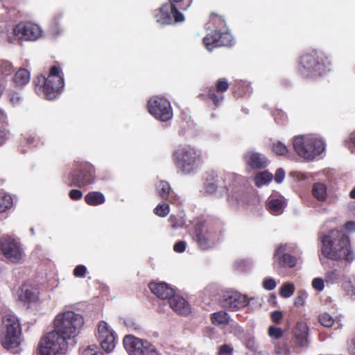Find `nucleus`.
I'll return each mask as SVG.
<instances>
[{
  "instance_id": "38",
  "label": "nucleus",
  "mask_w": 355,
  "mask_h": 355,
  "mask_svg": "<svg viewBox=\"0 0 355 355\" xmlns=\"http://www.w3.org/2000/svg\"><path fill=\"white\" fill-rule=\"evenodd\" d=\"M272 151L278 155H285L288 153V148L281 141H276L272 145Z\"/></svg>"
},
{
  "instance_id": "47",
  "label": "nucleus",
  "mask_w": 355,
  "mask_h": 355,
  "mask_svg": "<svg viewBox=\"0 0 355 355\" xmlns=\"http://www.w3.org/2000/svg\"><path fill=\"white\" fill-rule=\"evenodd\" d=\"M218 187V180L215 182H209L207 180L205 184V189L207 193L212 194L216 192Z\"/></svg>"
},
{
  "instance_id": "44",
  "label": "nucleus",
  "mask_w": 355,
  "mask_h": 355,
  "mask_svg": "<svg viewBox=\"0 0 355 355\" xmlns=\"http://www.w3.org/2000/svg\"><path fill=\"white\" fill-rule=\"evenodd\" d=\"M81 355H104V353L96 345H90L83 351Z\"/></svg>"
},
{
  "instance_id": "5",
  "label": "nucleus",
  "mask_w": 355,
  "mask_h": 355,
  "mask_svg": "<svg viewBox=\"0 0 355 355\" xmlns=\"http://www.w3.org/2000/svg\"><path fill=\"white\" fill-rule=\"evenodd\" d=\"M21 327L18 318L11 314L2 318L0 333L1 345L12 353H17L21 344Z\"/></svg>"
},
{
  "instance_id": "10",
  "label": "nucleus",
  "mask_w": 355,
  "mask_h": 355,
  "mask_svg": "<svg viewBox=\"0 0 355 355\" xmlns=\"http://www.w3.org/2000/svg\"><path fill=\"white\" fill-rule=\"evenodd\" d=\"M193 239L202 250L213 248L219 240V235L214 227L205 221L196 223L192 233Z\"/></svg>"
},
{
  "instance_id": "34",
  "label": "nucleus",
  "mask_w": 355,
  "mask_h": 355,
  "mask_svg": "<svg viewBox=\"0 0 355 355\" xmlns=\"http://www.w3.org/2000/svg\"><path fill=\"white\" fill-rule=\"evenodd\" d=\"M295 288L293 283H284L280 288L279 295L284 298L290 297L293 295Z\"/></svg>"
},
{
  "instance_id": "21",
  "label": "nucleus",
  "mask_w": 355,
  "mask_h": 355,
  "mask_svg": "<svg viewBox=\"0 0 355 355\" xmlns=\"http://www.w3.org/2000/svg\"><path fill=\"white\" fill-rule=\"evenodd\" d=\"M285 248L283 246H279L275 252L274 259L280 268H292L297 264V259L289 254L284 253Z\"/></svg>"
},
{
  "instance_id": "33",
  "label": "nucleus",
  "mask_w": 355,
  "mask_h": 355,
  "mask_svg": "<svg viewBox=\"0 0 355 355\" xmlns=\"http://www.w3.org/2000/svg\"><path fill=\"white\" fill-rule=\"evenodd\" d=\"M12 198L6 193L0 195V213L6 211L12 206Z\"/></svg>"
},
{
  "instance_id": "14",
  "label": "nucleus",
  "mask_w": 355,
  "mask_h": 355,
  "mask_svg": "<svg viewBox=\"0 0 355 355\" xmlns=\"http://www.w3.org/2000/svg\"><path fill=\"white\" fill-rule=\"evenodd\" d=\"M149 113L161 121H168L173 117V110L171 103L166 98L153 96L147 104Z\"/></svg>"
},
{
  "instance_id": "40",
  "label": "nucleus",
  "mask_w": 355,
  "mask_h": 355,
  "mask_svg": "<svg viewBox=\"0 0 355 355\" xmlns=\"http://www.w3.org/2000/svg\"><path fill=\"white\" fill-rule=\"evenodd\" d=\"M21 142L28 146H35L37 144V139L33 134L26 132L23 135Z\"/></svg>"
},
{
  "instance_id": "7",
  "label": "nucleus",
  "mask_w": 355,
  "mask_h": 355,
  "mask_svg": "<svg viewBox=\"0 0 355 355\" xmlns=\"http://www.w3.org/2000/svg\"><path fill=\"white\" fill-rule=\"evenodd\" d=\"M192 0H168L155 10V18L157 22L163 25L184 21V15L178 10H186L191 4Z\"/></svg>"
},
{
  "instance_id": "22",
  "label": "nucleus",
  "mask_w": 355,
  "mask_h": 355,
  "mask_svg": "<svg viewBox=\"0 0 355 355\" xmlns=\"http://www.w3.org/2000/svg\"><path fill=\"white\" fill-rule=\"evenodd\" d=\"M158 196L164 200L171 204L176 203L179 197L172 191L170 184L164 180H161L156 186Z\"/></svg>"
},
{
  "instance_id": "13",
  "label": "nucleus",
  "mask_w": 355,
  "mask_h": 355,
  "mask_svg": "<svg viewBox=\"0 0 355 355\" xmlns=\"http://www.w3.org/2000/svg\"><path fill=\"white\" fill-rule=\"evenodd\" d=\"M123 343L129 355H159L156 347L148 340L133 335L125 336Z\"/></svg>"
},
{
  "instance_id": "57",
  "label": "nucleus",
  "mask_w": 355,
  "mask_h": 355,
  "mask_svg": "<svg viewBox=\"0 0 355 355\" xmlns=\"http://www.w3.org/2000/svg\"><path fill=\"white\" fill-rule=\"evenodd\" d=\"M8 123V117L6 112L0 108V124H7Z\"/></svg>"
},
{
  "instance_id": "9",
  "label": "nucleus",
  "mask_w": 355,
  "mask_h": 355,
  "mask_svg": "<svg viewBox=\"0 0 355 355\" xmlns=\"http://www.w3.org/2000/svg\"><path fill=\"white\" fill-rule=\"evenodd\" d=\"M95 168L88 162L74 164L67 179V185L70 187H85L94 182Z\"/></svg>"
},
{
  "instance_id": "48",
  "label": "nucleus",
  "mask_w": 355,
  "mask_h": 355,
  "mask_svg": "<svg viewBox=\"0 0 355 355\" xmlns=\"http://www.w3.org/2000/svg\"><path fill=\"white\" fill-rule=\"evenodd\" d=\"M87 272V268L83 265H78L73 270V274L76 277H85Z\"/></svg>"
},
{
  "instance_id": "64",
  "label": "nucleus",
  "mask_w": 355,
  "mask_h": 355,
  "mask_svg": "<svg viewBox=\"0 0 355 355\" xmlns=\"http://www.w3.org/2000/svg\"><path fill=\"white\" fill-rule=\"evenodd\" d=\"M21 152H22L23 153H25V150H24V149H21Z\"/></svg>"
},
{
  "instance_id": "23",
  "label": "nucleus",
  "mask_w": 355,
  "mask_h": 355,
  "mask_svg": "<svg viewBox=\"0 0 355 355\" xmlns=\"http://www.w3.org/2000/svg\"><path fill=\"white\" fill-rule=\"evenodd\" d=\"M309 327L304 322H298L293 330L295 343L298 347L308 345Z\"/></svg>"
},
{
  "instance_id": "62",
  "label": "nucleus",
  "mask_w": 355,
  "mask_h": 355,
  "mask_svg": "<svg viewBox=\"0 0 355 355\" xmlns=\"http://www.w3.org/2000/svg\"><path fill=\"white\" fill-rule=\"evenodd\" d=\"M254 355H268V354L266 353H263L262 352H258L255 353Z\"/></svg>"
},
{
  "instance_id": "15",
  "label": "nucleus",
  "mask_w": 355,
  "mask_h": 355,
  "mask_svg": "<svg viewBox=\"0 0 355 355\" xmlns=\"http://www.w3.org/2000/svg\"><path fill=\"white\" fill-rule=\"evenodd\" d=\"M230 83L227 78L218 79L214 85L207 87L205 94H199L198 97L203 101L210 100L216 107H218L224 99V93L228 90Z\"/></svg>"
},
{
  "instance_id": "54",
  "label": "nucleus",
  "mask_w": 355,
  "mask_h": 355,
  "mask_svg": "<svg viewBox=\"0 0 355 355\" xmlns=\"http://www.w3.org/2000/svg\"><path fill=\"white\" fill-rule=\"evenodd\" d=\"M285 177V172L282 168H278L275 174V180L277 183H281Z\"/></svg>"
},
{
  "instance_id": "53",
  "label": "nucleus",
  "mask_w": 355,
  "mask_h": 355,
  "mask_svg": "<svg viewBox=\"0 0 355 355\" xmlns=\"http://www.w3.org/2000/svg\"><path fill=\"white\" fill-rule=\"evenodd\" d=\"M185 249L186 243L183 241H180L177 242L173 246L174 251L178 253H182L184 252Z\"/></svg>"
},
{
  "instance_id": "51",
  "label": "nucleus",
  "mask_w": 355,
  "mask_h": 355,
  "mask_svg": "<svg viewBox=\"0 0 355 355\" xmlns=\"http://www.w3.org/2000/svg\"><path fill=\"white\" fill-rule=\"evenodd\" d=\"M283 318V313L280 311H275L271 313L270 318L275 324H279Z\"/></svg>"
},
{
  "instance_id": "59",
  "label": "nucleus",
  "mask_w": 355,
  "mask_h": 355,
  "mask_svg": "<svg viewBox=\"0 0 355 355\" xmlns=\"http://www.w3.org/2000/svg\"><path fill=\"white\" fill-rule=\"evenodd\" d=\"M238 198H239V194L236 192V194H233L232 196H230V194L228 195V198H227V200L229 202H231V201H233V200H235V201H238Z\"/></svg>"
},
{
  "instance_id": "60",
  "label": "nucleus",
  "mask_w": 355,
  "mask_h": 355,
  "mask_svg": "<svg viewBox=\"0 0 355 355\" xmlns=\"http://www.w3.org/2000/svg\"><path fill=\"white\" fill-rule=\"evenodd\" d=\"M349 197L352 199H355V187L349 193Z\"/></svg>"
},
{
  "instance_id": "37",
  "label": "nucleus",
  "mask_w": 355,
  "mask_h": 355,
  "mask_svg": "<svg viewBox=\"0 0 355 355\" xmlns=\"http://www.w3.org/2000/svg\"><path fill=\"white\" fill-rule=\"evenodd\" d=\"M343 286L349 296H355V277L350 278L348 282L343 284Z\"/></svg>"
},
{
  "instance_id": "11",
  "label": "nucleus",
  "mask_w": 355,
  "mask_h": 355,
  "mask_svg": "<svg viewBox=\"0 0 355 355\" xmlns=\"http://www.w3.org/2000/svg\"><path fill=\"white\" fill-rule=\"evenodd\" d=\"M293 144L295 151L300 157L310 160L322 153L325 148L322 140L305 139L304 136L295 137Z\"/></svg>"
},
{
  "instance_id": "25",
  "label": "nucleus",
  "mask_w": 355,
  "mask_h": 355,
  "mask_svg": "<svg viewBox=\"0 0 355 355\" xmlns=\"http://www.w3.org/2000/svg\"><path fill=\"white\" fill-rule=\"evenodd\" d=\"M247 164L253 169H261L266 167V158L258 153H248L245 155Z\"/></svg>"
},
{
  "instance_id": "26",
  "label": "nucleus",
  "mask_w": 355,
  "mask_h": 355,
  "mask_svg": "<svg viewBox=\"0 0 355 355\" xmlns=\"http://www.w3.org/2000/svg\"><path fill=\"white\" fill-rule=\"evenodd\" d=\"M284 202L270 196L266 202V208L272 215H279L283 212Z\"/></svg>"
},
{
  "instance_id": "20",
  "label": "nucleus",
  "mask_w": 355,
  "mask_h": 355,
  "mask_svg": "<svg viewBox=\"0 0 355 355\" xmlns=\"http://www.w3.org/2000/svg\"><path fill=\"white\" fill-rule=\"evenodd\" d=\"M149 289L157 297L162 300H169L175 294L174 289L164 282H150L148 284Z\"/></svg>"
},
{
  "instance_id": "49",
  "label": "nucleus",
  "mask_w": 355,
  "mask_h": 355,
  "mask_svg": "<svg viewBox=\"0 0 355 355\" xmlns=\"http://www.w3.org/2000/svg\"><path fill=\"white\" fill-rule=\"evenodd\" d=\"M312 286L315 290L322 291L324 287V280L320 277L314 278L312 281Z\"/></svg>"
},
{
  "instance_id": "12",
  "label": "nucleus",
  "mask_w": 355,
  "mask_h": 355,
  "mask_svg": "<svg viewBox=\"0 0 355 355\" xmlns=\"http://www.w3.org/2000/svg\"><path fill=\"white\" fill-rule=\"evenodd\" d=\"M0 251L6 260L12 263H20L24 256L19 239L8 234L0 237Z\"/></svg>"
},
{
  "instance_id": "56",
  "label": "nucleus",
  "mask_w": 355,
  "mask_h": 355,
  "mask_svg": "<svg viewBox=\"0 0 355 355\" xmlns=\"http://www.w3.org/2000/svg\"><path fill=\"white\" fill-rule=\"evenodd\" d=\"M347 349L350 354L355 355V336L349 342Z\"/></svg>"
},
{
  "instance_id": "27",
  "label": "nucleus",
  "mask_w": 355,
  "mask_h": 355,
  "mask_svg": "<svg viewBox=\"0 0 355 355\" xmlns=\"http://www.w3.org/2000/svg\"><path fill=\"white\" fill-rule=\"evenodd\" d=\"M312 195L320 202H324L327 198V186L320 182H315L312 187Z\"/></svg>"
},
{
  "instance_id": "52",
  "label": "nucleus",
  "mask_w": 355,
  "mask_h": 355,
  "mask_svg": "<svg viewBox=\"0 0 355 355\" xmlns=\"http://www.w3.org/2000/svg\"><path fill=\"white\" fill-rule=\"evenodd\" d=\"M69 196L73 200H79L83 197V193L78 189H72L69 191Z\"/></svg>"
},
{
  "instance_id": "35",
  "label": "nucleus",
  "mask_w": 355,
  "mask_h": 355,
  "mask_svg": "<svg viewBox=\"0 0 355 355\" xmlns=\"http://www.w3.org/2000/svg\"><path fill=\"white\" fill-rule=\"evenodd\" d=\"M170 211L169 205L166 202H162L157 205L154 209L153 212L159 217L166 216Z\"/></svg>"
},
{
  "instance_id": "18",
  "label": "nucleus",
  "mask_w": 355,
  "mask_h": 355,
  "mask_svg": "<svg viewBox=\"0 0 355 355\" xmlns=\"http://www.w3.org/2000/svg\"><path fill=\"white\" fill-rule=\"evenodd\" d=\"M98 339L102 349L109 353L113 351L116 345V335L108 324L102 320L98 324Z\"/></svg>"
},
{
  "instance_id": "63",
  "label": "nucleus",
  "mask_w": 355,
  "mask_h": 355,
  "mask_svg": "<svg viewBox=\"0 0 355 355\" xmlns=\"http://www.w3.org/2000/svg\"><path fill=\"white\" fill-rule=\"evenodd\" d=\"M247 347L251 349L252 350H255V348H254L253 346H250V341L247 344Z\"/></svg>"
},
{
  "instance_id": "46",
  "label": "nucleus",
  "mask_w": 355,
  "mask_h": 355,
  "mask_svg": "<svg viewBox=\"0 0 355 355\" xmlns=\"http://www.w3.org/2000/svg\"><path fill=\"white\" fill-rule=\"evenodd\" d=\"M10 102L14 105L17 106L21 104L23 99L20 94L16 92H10L8 94Z\"/></svg>"
},
{
  "instance_id": "58",
  "label": "nucleus",
  "mask_w": 355,
  "mask_h": 355,
  "mask_svg": "<svg viewBox=\"0 0 355 355\" xmlns=\"http://www.w3.org/2000/svg\"><path fill=\"white\" fill-rule=\"evenodd\" d=\"M6 134L5 131L0 128V146L6 142Z\"/></svg>"
},
{
  "instance_id": "4",
  "label": "nucleus",
  "mask_w": 355,
  "mask_h": 355,
  "mask_svg": "<svg viewBox=\"0 0 355 355\" xmlns=\"http://www.w3.org/2000/svg\"><path fill=\"white\" fill-rule=\"evenodd\" d=\"M59 67L54 65L50 68L47 78L38 76L33 80L35 91L43 95L46 99L53 100L60 94L64 87V78Z\"/></svg>"
},
{
  "instance_id": "3",
  "label": "nucleus",
  "mask_w": 355,
  "mask_h": 355,
  "mask_svg": "<svg viewBox=\"0 0 355 355\" xmlns=\"http://www.w3.org/2000/svg\"><path fill=\"white\" fill-rule=\"evenodd\" d=\"M173 162L178 173H195L202 162V153L190 145L180 146L172 154Z\"/></svg>"
},
{
  "instance_id": "16",
  "label": "nucleus",
  "mask_w": 355,
  "mask_h": 355,
  "mask_svg": "<svg viewBox=\"0 0 355 355\" xmlns=\"http://www.w3.org/2000/svg\"><path fill=\"white\" fill-rule=\"evenodd\" d=\"M250 303L247 295L232 290L223 293L220 300V306L231 311H235L245 307Z\"/></svg>"
},
{
  "instance_id": "6",
  "label": "nucleus",
  "mask_w": 355,
  "mask_h": 355,
  "mask_svg": "<svg viewBox=\"0 0 355 355\" xmlns=\"http://www.w3.org/2000/svg\"><path fill=\"white\" fill-rule=\"evenodd\" d=\"M210 23L212 24L214 30L203 38V44L208 50L211 51L218 46L233 45V37L222 17L212 14L210 16Z\"/></svg>"
},
{
  "instance_id": "55",
  "label": "nucleus",
  "mask_w": 355,
  "mask_h": 355,
  "mask_svg": "<svg viewBox=\"0 0 355 355\" xmlns=\"http://www.w3.org/2000/svg\"><path fill=\"white\" fill-rule=\"evenodd\" d=\"M344 228L345 230L350 232H355V221L350 220L346 222L344 225Z\"/></svg>"
},
{
  "instance_id": "30",
  "label": "nucleus",
  "mask_w": 355,
  "mask_h": 355,
  "mask_svg": "<svg viewBox=\"0 0 355 355\" xmlns=\"http://www.w3.org/2000/svg\"><path fill=\"white\" fill-rule=\"evenodd\" d=\"M211 321L215 325H227L230 322V315L223 311L215 312L211 315Z\"/></svg>"
},
{
  "instance_id": "61",
  "label": "nucleus",
  "mask_w": 355,
  "mask_h": 355,
  "mask_svg": "<svg viewBox=\"0 0 355 355\" xmlns=\"http://www.w3.org/2000/svg\"><path fill=\"white\" fill-rule=\"evenodd\" d=\"M350 139L352 142V144L355 146V132L354 133H352L351 135V137H350Z\"/></svg>"
},
{
  "instance_id": "43",
  "label": "nucleus",
  "mask_w": 355,
  "mask_h": 355,
  "mask_svg": "<svg viewBox=\"0 0 355 355\" xmlns=\"http://www.w3.org/2000/svg\"><path fill=\"white\" fill-rule=\"evenodd\" d=\"M268 335L272 338L279 339L283 336V330L279 327L270 326L268 329Z\"/></svg>"
},
{
  "instance_id": "39",
  "label": "nucleus",
  "mask_w": 355,
  "mask_h": 355,
  "mask_svg": "<svg viewBox=\"0 0 355 355\" xmlns=\"http://www.w3.org/2000/svg\"><path fill=\"white\" fill-rule=\"evenodd\" d=\"M307 297L308 295L304 291H298L297 295L294 300V305L297 307L304 306Z\"/></svg>"
},
{
  "instance_id": "41",
  "label": "nucleus",
  "mask_w": 355,
  "mask_h": 355,
  "mask_svg": "<svg viewBox=\"0 0 355 355\" xmlns=\"http://www.w3.org/2000/svg\"><path fill=\"white\" fill-rule=\"evenodd\" d=\"M234 347L230 344H223L218 347L217 355H233Z\"/></svg>"
},
{
  "instance_id": "50",
  "label": "nucleus",
  "mask_w": 355,
  "mask_h": 355,
  "mask_svg": "<svg viewBox=\"0 0 355 355\" xmlns=\"http://www.w3.org/2000/svg\"><path fill=\"white\" fill-rule=\"evenodd\" d=\"M276 285V282L272 278H266L263 282V287L268 291L273 290Z\"/></svg>"
},
{
  "instance_id": "28",
  "label": "nucleus",
  "mask_w": 355,
  "mask_h": 355,
  "mask_svg": "<svg viewBox=\"0 0 355 355\" xmlns=\"http://www.w3.org/2000/svg\"><path fill=\"white\" fill-rule=\"evenodd\" d=\"M85 202L90 206H97L105 202L104 195L99 191H90L85 196Z\"/></svg>"
},
{
  "instance_id": "8",
  "label": "nucleus",
  "mask_w": 355,
  "mask_h": 355,
  "mask_svg": "<svg viewBox=\"0 0 355 355\" xmlns=\"http://www.w3.org/2000/svg\"><path fill=\"white\" fill-rule=\"evenodd\" d=\"M330 64L324 52L313 49L300 57L299 71L306 77L320 75L324 67Z\"/></svg>"
},
{
  "instance_id": "42",
  "label": "nucleus",
  "mask_w": 355,
  "mask_h": 355,
  "mask_svg": "<svg viewBox=\"0 0 355 355\" xmlns=\"http://www.w3.org/2000/svg\"><path fill=\"white\" fill-rule=\"evenodd\" d=\"M12 72V65L8 61L0 62V73L2 75L8 76Z\"/></svg>"
},
{
  "instance_id": "2",
  "label": "nucleus",
  "mask_w": 355,
  "mask_h": 355,
  "mask_svg": "<svg viewBox=\"0 0 355 355\" xmlns=\"http://www.w3.org/2000/svg\"><path fill=\"white\" fill-rule=\"evenodd\" d=\"M322 254L327 259L352 262L355 253L352 250L350 239L342 231L332 230L322 238Z\"/></svg>"
},
{
  "instance_id": "32",
  "label": "nucleus",
  "mask_w": 355,
  "mask_h": 355,
  "mask_svg": "<svg viewBox=\"0 0 355 355\" xmlns=\"http://www.w3.org/2000/svg\"><path fill=\"white\" fill-rule=\"evenodd\" d=\"M272 180V173L268 171H263L259 173L254 178L255 184L257 187L264 185L270 182Z\"/></svg>"
},
{
  "instance_id": "24",
  "label": "nucleus",
  "mask_w": 355,
  "mask_h": 355,
  "mask_svg": "<svg viewBox=\"0 0 355 355\" xmlns=\"http://www.w3.org/2000/svg\"><path fill=\"white\" fill-rule=\"evenodd\" d=\"M171 308L177 313L187 315L190 313V306L188 302L180 295H174L168 301Z\"/></svg>"
},
{
  "instance_id": "19",
  "label": "nucleus",
  "mask_w": 355,
  "mask_h": 355,
  "mask_svg": "<svg viewBox=\"0 0 355 355\" xmlns=\"http://www.w3.org/2000/svg\"><path fill=\"white\" fill-rule=\"evenodd\" d=\"M19 300L24 303H37L39 301L40 291L31 284L24 283L20 288Z\"/></svg>"
},
{
  "instance_id": "17",
  "label": "nucleus",
  "mask_w": 355,
  "mask_h": 355,
  "mask_svg": "<svg viewBox=\"0 0 355 355\" xmlns=\"http://www.w3.org/2000/svg\"><path fill=\"white\" fill-rule=\"evenodd\" d=\"M14 35L19 40L35 41L42 35L40 27L32 22H19L13 28Z\"/></svg>"
},
{
  "instance_id": "31",
  "label": "nucleus",
  "mask_w": 355,
  "mask_h": 355,
  "mask_svg": "<svg viewBox=\"0 0 355 355\" xmlns=\"http://www.w3.org/2000/svg\"><path fill=\"white\" fill-rule=\"evenodd\" d=\"M250 85L245 81L237 82L234 87V93L237 96H242L250 92Z\"/></svg>"
},
{
  "instance_id": "29",
  "label": "nucleus",
  "mask_w": 355,
  "mask_h": 355,
  "mask_svg": "<svg viewBox=\"0 0 355 355\" xmlns=\"http://www.w3.org/2000/svg\"><path fill=\"white\" fill-rule=\"evenodd\" d=\"M30 80V73L26 69H19L13 76V82L17 87L26 85Z\"/></svg>"
},
{
  "instance_id": "45",
  "label": "nucleus",
  "mask_w": 355,
  "mask_h": 355,
  "mask_svg": "<svg viewBox=\"0 0 355 355\" xmlns=\"http://www.w3.org/2000/svg\"><path fill=\"white\" fill-rule=\"evenodd\" d=\"M340 278V272L336 270H331L325 275V280L327 282H334Z\"/></svg>"
},
{
  "instance_id": "36",
  "label": "nucleus",
  "mask_w": 355,
  "mask_h": 355,
  "mask_svg": "<svg viewBox=\"0 0 355 355\" xmlns=\"http://www.w3.org/2000/svg\"><path fill=\"white\" fill-rule=\"evenodd\" d=\"M319 322L324 327H331L334 323V319L327 313L320 314L318 316Z\"/></svg>"
},
{
  "instance_id": "1",
  "label": "nucleus",
  "mask_w": 355,
  "mask_h": 355,
  "mask_svg": "<svg viewBox=\"0 0 355 355\" xmlns=\"http://www.w3.org/2000/svg\"><path fill=\"white\" fill-rule=\"evenodd\" d=\"M84 324L82 315L73 311L58 314L54 320V331L39 343V355H62L67 349V340L75 337Z\"/></svg>"
}]
</instances>
